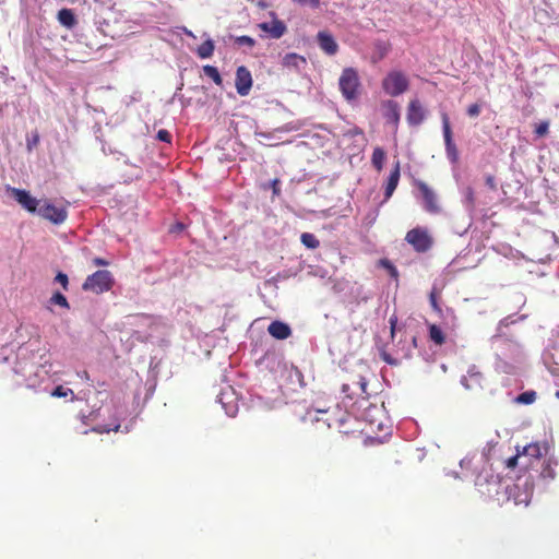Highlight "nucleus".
Instances as JSON below:
<instances>
[{
	"label": "nucleus",
	"mask_w": 559,
	"mask_h": 559,
	"mask_svg": "<svg viewBox=\"0 0 559 559\" xmlns=\"http://www.w3.org/2000/svg\"><path fill=\"white\" fill-rule=\"evenodd\" d=\"M96 4L100 7V9L112 10L115 8V2L112 0H94Z\"/></svg>",
	"instance_id": "nucleus-47"
},
{
	"label": "nucleus",
	"mask_w": 559,
	"mask_h": 559,
	"mask_svg": "<svg viewBox=\"0 0 559 559\" xmlns=\"http://www.w3.org/2000/svg\"><path fill=\"white\" fill-rule=\"evenodd\" d=\"M301 243L308 249H316L320 242L318 238L311 233H304L300 236Z\"/></svg>",
	"instance_id": "nucleus-31"
},
{
	"label": "nucleus",
	"mask_w": 559,
	"mask_h": 559,
	"mask_svg": "<svg viewBox=\"0 0 559 559\" xmlns=\"http://www.w3.org/2000/svg\"><path fill=\"white\" fill-rule=\"evenodd\" d=\"M307 63L306 59L297 53L290 52L283 58L282 64L289 69L300 70Z\"/></svg>",
	"instance_id": "nucleus-22"
},
{
	"label": "nucleus",
	"mask_w": 559,
	"mask_h": 559,
	"mask_svg": "<svg viewBox=\"0 0 559 559\" xmlns=\"http://www.w3.org/2000/svg\"><path fill=\"white\" fill-rule=\"evenodd\" d=\"M267 4L263 1L260 2V7L265 8Z\"/></svg>",
	"instance_id": "nucleus-62"
},
{
	"label": "nucleus",
	"mask_w": 559,
	"mask_h": 559,
	"mask_svg": "<svg viewBox=\"0 0 559 559\" xmlns=\"http://www.w3.org/2000/svg\"><path fill=\"white\" fill-rule=\"evenodd\" d=\"M480 105L478 104H472L467 107L466 109V114L471 117V118H475V117H478L479 114H480Z\"/></svg>",
	"instance_id": "nucleus-45"
},
{
	"label": "nucleus",
	"mask_w": 559,
	"mask_h": 559,
	"mask_svg": "<svg viewBox=\"0 0 559 559\" xmlns=\"http://www.w3.org/2000/svg\"><path fill=\"white\" fill-rule=\"evenodd\" d=\"M50 395L55 397H67L68 395L73 396V392L69 386H56Z\"/></svg>",
	"instance_id": "nucleus-38"
},
{
	"label": "nucleus",
	"mask_w": 559,
	"mask_h": 559,
	"mask_svg": "<svg viewBox=\"0 0 559 559\" xmlns=\"http://www.w3.org/2000/svg\"><path fill=\"white\" fill-rule=\"evenodd\" d=\"M119 427H120V425H116L114 428L105 427L100 431H106V432H109L110 430L118 431Z\"/></svg>",
	"instance_id": "nucleus-53"
},
{
	"label": "nucleus",
	"mask_w": 559,
	"mask_h": 559,
	"mask_svg": "<svg viewBox=\"0 0 559 559\" xmlns=\"http://www.w3.org/2000/svg\"><path fill=\"white\" fill-rule=\"evenodd\" d=\"M535 400H536V392L533 390H530V391H525V392L521 393L520 395L514 397L513 401L516 404L530 405V404L534 403Z\"/></svg>",
	"instance_id": "nucleus-30"
},
{
	"label": "nucleus",
	"mask_w": 559,
	"mask_h": 559,
	"mask_svg": "<svg viewBox=\"0 0 559 559\" xmlns=\"http://www.w3.org/2000/svg\"><path fill=\"white\" fill-rule=\"evenodd\" d=\"M295 3H298L301 7H309L311 9H319L321 2L320 0H293Z\"/></svg>",
	"instance_id": "nucleus-44"
},
{
	"label": "nucleus",
	"mask_w": 559,
	"mask_h": 559,
	"mask_svg": "<svg viewBox=\"0 0 559 559\" xmlns=\"http://www.w3.org/2000/svg\"><path fill=\"white\" fill-rule=\"evenodd\" d=\"M340 432L355 438L374 439L371 433L374 432V419L368 417L364 420L360 416L348 413L345 418L340 420Z\"/></svg>",
	"instance_id": "nucleus-3"
},
{
	"label": "nucleus",
	"mask_w": 559,
	"mask_h": 559,
	"mask_svg": "<svg viewBox=\"0 0 559 559\" xmlns=\"http://www.w3.org/2000/svg\"><path fill=\"white\" fill-rule=\"evenodd\" d=\"M463 204L467 212L472 213L475 209V195L472 187H466L464 190Z\"/></svg>",
	"instance_id": "nucleus-28"
},
{
	"label": "nucleus",
	"mask_w": 559,
	"mask_h": 559,
	"mask_svg": "<svg viewBox=\"0 0 559 559\" xmlns=\"http://www.w3.org/2000/svg\"><path fill=\"white\" fill-rule=\"evenodd\" d=\"M156 138L159 141L165 142V143H170V141H171V134L167 130H165V129H160L157 132Z\"/></svg>",
	"instance_id": "nucleus-46"
},
{
	"label": "nucleus",
	"mask_w": 559,
	"mask_h": 559,
	"mask_svg": "<svg viewBox=\"0 0 559 559\" xmlns=\"http://www.w3.org/2000/svg\"><path fill=\"white\" fill-rule=\"evenodd\" d=\"M438 294L439 293H438L437 288L432 287V289L429 294V302H430V306L433 309V311L437 312L439 316L443 317L444 316L443 310L441 309V307L438 304Z\"/></svg>",
	"instance_id": "nucleus-32"
},
{
	"label": "nucleus",
	"mask_w": 559,
	"mask_h": 559,
	"mask_svg": "<svg viewBox=\"0 0 559 559\" xmlns=\"http://www.w3.org/2000/svg\"><path fill=\"white\" fill-rule=\"evenodd\" d=\"M8 191L11 192V195L15 199V201L21 204L26 211L29 213H37L39 205L41 203L40 200L32 197L31 193L23 189L11 188L8 187Z\"/></svg>",
	"instance_id": "nucleus-10"
},
{
	"label": "nucleus",
	"mask_w": 559,
	"mask_h": 559,
	"mask_svg": "<svg viewBox=\"0 0 559 559\" xmlns=\"http://www.w3.org/2000/svg\"><path fill=\"white\" fill-rule=\"evenodd\" d=\"M445 313L454 318V311L451 308H447Z\"/></svg>",
	"instance_id": "nucleus-59"
},
{
	"label": "nucleus",
	"mask_w": 559,
	"mask_h": 559,
	"mask_svg": "<svg viewBox=\"0 0 559 559\" xmlns=\"http://www.w3.org/2000/svg\"><path fill=\"white\" fill-rule=\"evenodd\" d=\"M253 80L251 72L245 66H239L236 70L235 87L240 96L249 95L252 88Z\"/></svg>",
	"instance_id": "nucleus-11"
},
{
	"label": "nucleus",
	"mask_w": 559,
	"mask_h": 559,
	"mask_svg": "<svg viewBox=\"0 0 559 559\" xmlns=\"http://www.w3.org/2000/svg\"><path fill=\"white\" fill-rule=\"evenodd\" d=\"M418 190L423 199V207L429 213H438L440 207L438 205L437 195L431 188L425 182L418 183Z\"/></svg>",
	"instance_id": "nucleus-12"
},
{
	"label": "nucleus",
	"mask_w": 559,
	"mask_h": 559,
	"mask_svg": "<svg viewBox=\"0 0 559 559\" xmlns=\"http://www.w3.org/2000/svg\"><path fill=\"white\" fill-rule=\"evenodd\" d=\"M37 214L56 225L62 224L68 216L64 207H57L46 200L41 201Z\"/></svg>",
	"instance_id": "nucleus-9"
},
{
	"label": "nucleus",
	"mask_w": 559,
	"mask_h": 559,
	"mask_svg": "<svg viewBox=\"0 0 559 559\" xmlns=\"http://www.w3.org/2000/svg\"><path fill=\"white\" fill-rule=\"evenodd\" d=\"M95 23L98 25V29L106 35L107 31L105 29V27L109 25L108 21L106 19L99 17L98 20H96Z\"/></svg>",
	"instance_id": "nucleus-48"
},
{
	"label": "nucleus",
	"mask_w": 559,
	"mask_h": 559,
	"mask_svg": "<svg viewBox=\"0 0 559 559\" xmlns=\"http://www.w3.org/2000/svg\"><path fill=\"white\" fill-rule=\"evenodd\" d=\"M549 130V121H542L539 124L536 126L534 133L537 138L545 136L548 133Z\"/></svg>",
	"instance_id": "nucleus-40"
},
{
	"label": "nucleus",
	"mask_w": 559,
	"mask_h": 559,
	"mask_svg": "<svg viewBox=\"0 0 559 559\" xmlns=\"http://www.w3.org/2000/svg\"><path fill=\"white\" fill-rule=\"evenodd\" d=\"M380 358L385 361L388 365L397 366L400 360L394 358L391 354H389L385 349H380Z\"/></svg>",
	"instance_id": "nucleus-39"
},
{
	"label": "nucleus",
	"mask_w": 559,
	"mask_h": 559,
	"mask_svg": "<svg viewBox=\"0 0 559 559\" xmlns=\"http://www.w3.org/2000/svg\"><path fill=\"white\" fill-rule=\"evenodd\" d=\"M441 121L447 157L452 164H456L459 162V150L453 140L449 115L445 111H441Z\"/></svg>",
	"instance_id": "nucleus-8"
},
{
	"label": "nucleus",
	"mask_w": 559,
	"mask_h": 559,
	"mask_svg": "<svg viewBox=\"0 0 559 559\" xmlns=\"http://www.w3.org/2000/svg\"><path fill=\"white\" fill-rule=\"evenodd\" d=\"M215 49L214 41L209 37L197 49V53L201 59H207L213 56Z\"/></svg>",
	"instance_id": "nucleus-25"
},
{
	"label": "nucleus",
	"mask_w": 559,
	"mask_h": 559,
	"mask_svg": "<svg viewBox=\"0 0 559 559\" xmlns=\"http://www.w3.org/2000/svg\"><path fill=\"white\" fill-rule=\"evenodd\" d=\"M405 240L418 253H426L433 246V238L430 236L427 228L419 226L408 230Z\"/></svg>",
	"instance_id": "nucleus-6"
},
{
	"label": "nucleus",
	"mask_w": 559,
	"mask_h": 559,
	"mask_svg": "<svg viewBox=\"0 0 559 559\" xmlns=\"http://www.w3.org/2000/svg\"><path fill=\"white\" fill-rule=\"evenodd\" d=\"M556 396L559 397V391L556 393Z\"/></svg>",
	"instance_id": "nucleus-64"
},
{
	"label": "nucleus",
	"mask_w": 559,
	"mask_h": 559,
	"mask_svg": "<svg viewBox=\"0 0 559 559\" xmlns=\"http://www.w3.org/2000/svg\"><path fill=\"white\" fill-rule=\"evenodd\" d=\"M400 176H401L400 162L397 160L395 163L393 169L391 170L390 176L386 181V185H385V191H384L385 200H388L392 197L394 190L396 189V187L399 185Z\"/></svg>",
	"instance_id": "nucleus-20"
},
{
	"label": "nucleus",
	"mask_w": 559,
	"mask_h": 559,
	"mask_svg": "<svg viewBox=\"0 0 559 559\" xmlns=\"http://www.w3.org/2000/svg\"><path fill=\"white\" fill-rule=\"evenodd\" d=\"M516 320L513 319V316H508L503 319H501L498 323V326H497V333L495 335H492L491 337V342L493 344L498 343V342H502L504 338H503V333H502V329L503 328H507L509 326L510 324H513L515 323Z\"/></svg>",
	"instance_id": "nucleus-24"
},
{
	"label": "nucleus",
	"mask_w": 559,
	"mask_h": 559,
	"mask_svg": "<svg viewBox=\"0 0 559 559\" xmlns=\"http://www.w3.org/2000/svg\"><path fill=\"white\" fill-rule=\"evenodd\" d=\"M318 44L320 48L328 53L329 56H333L338 50V45L334 37L328 32H319L318 33Z\"/></svg>",
	"instance_id": "nucleus-18"
},
{
	"label": "nucleus",
	"mask_w": 559,
	"mask_h": 559,
	"mask_svg": "<svg viewBox=\"0 0 559 559\" xmlns=\"http://www.w3.org/2000/svg\"><path fill=\"white\" fill-rule=\"evenodd\" d=\"M521 453L523 454L524 459V462H522V467L525 469L531 468L534 462H538L542 457V449L537 442L525 445Z\"/></svg>",
	"instance_id": "nucleus-16"
},
{
	"label": "nucleus",
	"mask_w": 559,
	"mask_h": 559,
	"mask_svg": "<svg viewBox=\"0 0 559 559\" xmlns=\"http://www.w3.org/2000/svg\"><path fill=\"white\" fill-rule=\"evenodd\" d=\"M403 350V357L404 358H409L412 356L411 354V347H407L406 350L402 349Z\"/></svg>",
	"instance_id": "nucleus-54"
},
{
	"label": "nucleus",
	"mask_w": 559,
	"mask_h": 559,
	"mask_svg": "<svg viewBox=\"0 0 559 559\" xmlns=\"http://www.w3.org/2000/svg\"><path fill=\"white\" fill-rule=\"evenodd\" d=\"M267 332L271 336L281 341L286 340L292 335L290 326L287 323L278 320L270 323Z\"/></svg>",
	"instance_id": "nucleus-19"
},
{
	"label": "nucleus",
	"mask_w": 559,
	"mask_h": 559,
	"mask_svg": "<svg viewBox=\"0 0 559 559\" xmlns=\"http://www.w3.org/2000/svg\"><path fill=\"white\" fill-rule=\"evenodd\" d=\"M50 302L53 305H58L64 309H70V305L66 296L60 292H56L52 294V296L50 297Z\"/></svg>",
	"instance_id": "nucleus-33"
},
{
	"label": "nucleus",
	"mask_w": 559,
	"mask_h": 559,
	"mask_svg": "<svg viewBox=\"0 0 559 559\" xmlns=\"http://www.w3.org/2000/svg\"><path fill=\"white\" fill-rule=\"evenodd\" d=\"M271 15L273 16V21L263 22L259 24V27L263 32L267 33L271 38L278 39L282 36H284V34L287 31V27L283 21L276 19V14L274 12H271Z\"/></svg>",
	"instance_id": "nucleus-14"
},
{
	"label": "nucleus",
	"mask_w": 559,
	"mask_h": 559,
	"mask_svg": "<svg viewBox=\"0 0 559 559\" xmlns=\"http://www.w3.org/2000/svg\"><path fill=\"white\" fill-rule=\"evenodd\" d=\"M487 183L490 185L492 187L493 185V179L491 177H488L487 178Z\"/></svg>",
	"instance_id": "nucleus-60"
},
{
	"label": "nucleus",
	"mask_w": 559,
	"mask_h": 559,
	"mask_svg": "<svg viewBox=\"0 0 559 559\" xmlns=\"http://www.w3.org/2000/svg\"><path fill=\"white\" fill-rule=\"evenodd\" d=\"M367 386H341L340 402L347 413L360 416L364 420L368 417L373 418V413L379 409L374 403L370 401V394L366 391Z\"/></svg>",
	"instance_id": "nucleus-1"
},
{
	"label": "nucleus",
	"mask_w": 559,
	"mask_h": 559,
	"mask_svg": "<svg viewBox=\"0 0 559 559\" xmlns=\"http://www.w3.org/2000/svg\"><path fill=\"white\" fill-rule=\"evenodd\" d=\"M39 143V134L38 132L32 133L31 136H27L26 139V147L31 152L35 146H37Z\"/></svg>",
	"instance_id": "nucleus-43"
},
{
	"label": "nucleus",
	"mask_w": 559,
	"mask_h": 559,
	"mask_svg": "<svg viewBox=\"0 0 559 559\" xmlns=\"http://www.w3.org/2000/svg\"><path fill=\"white\" fill-rule=\"evenodd\" d=\"M295 373H296V376H297V378H298V381H299L300 383H302V376H301V373H300L297 369L295 370Z\"/></svg>",
	"instance_id": "nucleus-58"
},
{
	"label": "nucleus",
	"mask_w": 559,
	"mask_h": 559,
	"mask_svg": "<svg viewBox=\"0 0 559 559\" xmlns=\"http://www.w3.org/2000/svg\"><path fill=\"white\" fill-rule=\"evenodd\" d=\"M235 44L238 46H248L249 48H252L255 45V39L247 35H241L235 37Z\"/></svg>",
	"instance_id": "nucleus-36"
},
{
	"label": "nucleus",
	"mask_w": 559,
	"mask_h": 559,
	"mask_svg": "<svg viewBox=\"0 0 559 559\" xmlns=\"http://www.w3.org/2000/svg\"><path fill=\"white\" fill-rule=\"evenodd\" d=\"M380 265L389 272L391 277H393L394 280H397L399 271H397L396 266L390 260L381 259Z\"/></svg>",
	"instance_id": "nucleus-35"
},
{
	"label": "nucleus",
	"mask_w": 559,
	"mask_h": 559,
	"mask_svg": "<svg viewBox=\"0 0 559 559\" xmlns=\"http://www.w3.org/2000/svg\"><path fill=\"white\" fill-rule=\"evenodd\" d=\"M58 21L61 25L72 28L76 24V17L71 9H61L58 12Z\"/></svg>",
	"instance_id": "nucleus-23"
},
{
	"label": "nucleus",
	"mask_w": 559,
	"mask_h": 559,
	"mask_svg": "<svg viewBox=\"0 0 559 559\" xmlns=\"http://www.w3.org/2000/svg\"><path fill=\"white\" fill-rule=\"evenodd\" d=\"M114 276L109 271L99 270L85 278L82 285V289L85 292L102 294L110 290L114 286Z\"/></svg>",
	"instance_id": "nucleus-5"
},
{
	"label": "nucleus",
	"mask_w": 559,
	"mask_h": 559,
	"mask_svg": "<svg viewBox=\"0 0 559 559\" xmlns=\"http://www.w3.org/2000/svg\"><path fill=\"white\" fill-rule=\"evenodd\" d=\"M185 228V225L182 223H177L175 226L176 230H182Z\"/></svg>",
	"instance_id": "nucleus-56"
},
{
	"label": "nucleus",
	"mask_w": 559,
	"mask_h": 559,
	"mask_svg": "<svg viewBox=\"0 0 559 559\" xmlns=\"http://www.w3.org/2000/svg\"><path fill=\"white\" fill-rule=\"evenodd\" d=\"M409 342H411V345H412L414 348H416V347H417V337H416V336H412Z\"/></svg>",
	"instance_id": "nucleus-55"
},
{
	"label": "nucleus",
	"mask_w": 559,
	"mask_h": 559,
	"mask_svg": "<svg viewBox=\"0 0 559 559\" xmlns=\"http://www.w3.org/2000/svg\"><path fill=\"white\" fill-rule=\"evenodd\" d=\"M389 323H390V329H391V336L394 337L395 330H396V324H397V318L395 316H392L389 319Z\"/></svg>",
	"instance_id": "nucleus-50"
},
{
	"label": "nucleus",
	"mask_w": 559,
	"mask_h": 559,
	"mask_svg": "<svg viewBox=\"0 0 559 559\" xmlns=\"http://www.w3.org/2000/svg\"><path fill=\"white\" fill-rule=\"evenodd\" d=\"M429 337L437 345H442L445 341L442 330L436 324L429 325Z\"/></svg>",
	"instance_id": "nucleus-27"
},
{
	"label": "nucleus",
	"mask_w": 559,
	"mask_h": 559,
	"mask_svg": "<svg viewBox=\"0 0 559 559\" xmlns=\"http://www.w3.org/2000/svg\"><path fill=\"white\" fill-rule=\"evenodd\" d=\"M409 82L401 71H392L382 81L383 91L391 96H399L408 90Z\"/></svg>",
	"instance_id": "nucleus-7"
},
{
	"label": "nucleus",
	"mask_w": 559,
	"mask_h": 559,
	"mask_svg": "<svg viewBox=\"0 0 559 559\" xmlns=\"http://www.w3.org/2000/svg\"><path fill=\"white\" fill-rule=\"evenodd\" d=\"M383 117L386 123L392 124L396 130L400 122V105L395 100H386L383 103Z\"/></svg>",
	"instance_id": "nucleus-17"
},
{
	"label": "nucleus",
	"mask_w": 559,
	"mask_h": 559,
	"mask_svg": "<svg viewBox=\"0 0 559 559\" xmlns=\"http://www.w3.org/2000/svg\"><path fill=\"white\" fill-rule=\"evenodd\" d=\"M224 381H234L233 379H230V377L228 374H225L224 376Z\"/></svg>",
	"instance_id": "nucleus-61"
},
{
	"label": "nucleus",
	"mask_w": 559,
	"mask_h": 559,
	"mask_svg": "<svg viewBox=\"0 0 559 559\" xmlns=\"http://www.w3.org/2000/svg\"><path fill=\"white\" fill-rule=\"evenodd\" d=\"M92 263L95 266H107V265H109V261L108 260H105L104 258H99V257L93 258Z\"/></svg>",
	"instance_id": "nucleus-49"
},
{
	"label": "nucleus",
	"mask_w": 559,
	"mask_h": 559,
	"mask_svg": "<svg viewBox=\"0 0 559 559\" xmlns=\"http://www.w3.org/2000/svg\"><path fill=\"white\" fill-rule=\"evenodd\" d=\"M226 413L233 414L237 409L238 396L234 386H225L217 395Z\"/></svg>",
	"instance_id": "nucleus-15"
},
{
	"label": "nucleus",
	"mask_w": 559,
	"mask_h": 559,
	"mask_svg": "<svg viewBox=\"0 0 559 559\" xmlns=\"http://www.w3.org/2000/svg\"><path fill=\"white\" fill-rule=\"evenodd\" d=\"M203 72L206 76L212 79L216 85L221 86L223 84V79L216 67L206 64L203 67Z\"/></svg>",
	"instance_id": "nucleus-29"
},
{
	"label": "nucleus",
	"mask_w": 559,
	"mask_h": 559,
	"mask_svg": "<svg viewBox=\"0 0 559 559\" xmlns=\"http://www.w3.org/2000/svg\"><path fill=\"white\" fill-rule=\"evenodd\" d=\"M360 79L356 69L348 67L342 71L338 79V87L347 102L356 100L359 97Z\"/></svg>",
	"instance_id": "nucleus-4"
},
{
	"label": "nucleus",
	"mask_w": 559,
	"mask_h": 559,
	"mask_svg": "<svg viewBox=\"0 0 559 559\" xmlns=\"http://www.w3.org/2000/svg\"><path fill=\"white\" fill-rule=\"evenodd\" d=\"M385 159V152L382 147H376L372 152L371 162L377 170H381Z\"/></svg>",
	"instance_id": "nucleus-26"
},
{
	"label": "nucleus",
	"mask_w": 559,
	"mask_h": 559,
	"mask_svg": "<svg viewBox=\"0 0 559 559\" xmlns=\"http://www.w3.org/2000/svg\"><path fill=\"white\" fill-rule=\"evenodd\" d=\"M300 129V124L297 122H287L276 129H274V132H281V133H287L292 131H298Z\"/></svg>",
	"instance_id": "nucleus-37"
},
{
	"label": "nucleus",
	"mask_w": 559,
	"mask_h": 559,
	"mask_svg": "<svg viewBox=\"0 0 559 559\" xmlns=\"http://www.w3.org/2000/svg\"><path fill=\"white\" fill-rule=\"evenodd\" d=\"M543 360L551 373H557L559 371V369L551 367V365L559 366V350L555 345H548L543 354Z\"/></svg>",
	"instance_id": "nucleus-21"
},
{
	"label": "nucleus",
	"mask_w": 559,
	"mask_h": 559,
	"mask_svg": "<svg viewBox=\"0 0 559 559\" xmlns=\"http://www.w3.org/2000/svg\"><path fill=\"white\" fill-rule=\"evenodd\" d=\"M55 282L59 283L64 290L69 289V277L66 273L58 272L57 275L55 276Z\"/></svg>",
	"instance_id": "nucleus-41"
},
{
	"label": "nucleus",
	"mask_w": 559,
	"mask_h": 559,
	"mask_svg": "<svg viewBox=\"0 0 559 559\" xmlns=\"http://www.w3.org/2000/svg\"><path fill=\"white\" fill-rule=\"evenodd\" d=\"M272 134L273 133H271V132L255 131V135L257 136H261V138H264V139H271Z\"/></svg>",
	"instance_id": "nucleus-52"
},
{
	"label": "nucleus",
	"mask_w": 559,
	"mask_h": 559,
	"mask_svg": "<svg viewBox=\"0 0 559 559\" xmlns=\"http://www.w3.org/2000/svg\"><path fill=\"white\" fill-rule=\"evenodd\" d=\"M522 462H524V459H523V454L521 453V451L518 449V452L515 455L509 457L507 461H506V466L508 468H515L516 466H521L522 467Z\"/></svg>",
	"instance_id": "nucleus-34"
},
{
	"label": "nucleus",
	"mask_w": 559,
	"mask_h": 559,
	"mask_svg": "<svg viewBox=\"0 0 559 559\" xmlns=\"http://www.w3.org/2000/svg\"><path fill=\"white\" fill-rule=\"evenodd\" d=\"M406 119L409 126L417 127L426 119V109L418 99H413L408 104Z\"/></svg>",
	"instance_id": "nucleus-13"
},
{
	"label": "nucleus",
	"mask_w": 559,
	"mask_h": 559,
	"mask_svg": "<svg viewBox=\"0 0 559 559\" xmlns=\"http://www.w3.org/2000/svg\"><path fill=\"white\" fill-rule=\"evenodd\" d=\"M278 185H280V180L278 179H274L272 181V189H273V193L274 194H278L280 193Z\"/></svg>",
	"instance_id": "nucleus-51"
},
{
	"label": "nucleus",
	"mask_w": 559,
	"mask_h": 559,
	"mask_svg": "<svg viewBox=\"0 0 559 559\" xmlns=\"http://www.w3.org/2000/svg\"><path fill=\"white\" fill-rule=\"evenodd\" d=\"M496 354L495 369L499 373L520 374L526 365L523 347L511 340H503Z\"/></svg>",
	"instance_id": "nucleus-2"
},
{
	"label": "nucleus",
	"mask_w": 559,
	"mask_h": 559,
	"mask_svg": "<svg viewBox=\"0 0 559 559\" xmlns=\"http://www.w3.org/2000/svg\"><path fill=\"white\" fill-rule=\"evenodd\" d=\"M543 465L544 466H543V469L540 472V476L543 478H550V479H552L555 477V471L551 467L550 462H544Z\"/></svg>",
	"instance_id": "nucleus-42"
},
{
	"label": "nucleus",
	"mask_w": 559,
	"mask_h": 559,
	"mask_svg": "<svg viewBox=\"0 0 559 559\" xmlns=\"http://www.w3.org/2000/svg\"><path fill=\"white\" fill-rule=\"evenodd\" d=\"M381 427H382V424H381V423L377 424V428H378V429H381Z\"/></svg>",
	"instance_id": "nucleus-63"
},
{
	"label": "nucleus",
	"mask_w": 559,
	"mask_h": 559,
	"mask_svg": "<svg viewBox=\"0 0 559 559\" xmlns=\"http://www.w3.org/2000/svg\"><path fill=\"white\" fill-rule=\"evenodd\" d=\"M79 376L81 377V379H85V380H88V373L87 371H83L82 374L79 373Z\"/></svg>",
	"instance_id": "nucleus-57"
}]
</instances>
